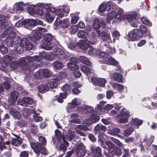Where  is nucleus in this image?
<instances>
[{
	"mask_svg": "<svg viewBox=\"0 0 157 157\" xmlns=\"http://www.w3.org/2000/svg\"><path fill=\"white\" fill-rule=\"evenodd\" d=\"M41 60V57L39 56H28L20 59L19 62L23 72L24 74L28 75L32 70L38 67L39 65V62Z\"/></svg>",
	"mask_w": 157,
	"mask_h": 157,
	"instance_id": "nucleus-1",
	"label": "nucleus"
},
{
	"mask_svg": "<svg viewBox=\"0 0 157 157\" xmlns=\"http://www.w3.org/2000/svg\"><path fill=\"white\" fill-rule=\"evenodd\" d=\"M53 38V36L51 34H45L44 36L43 43L40 45V47L46 50H51L52 48V47L50 46L51 41L52 40Z\"/></svg>",
	"mask_w": 157,
	"mask_h": 157,
	"instance_id": "nucleus-2",
	"label": "nucleus"
},
{
	"mask_svg": "<svg viewBox=\"0 0 157 157\" xmlns=\"http://www.w3.org/2000/svg\"><path fill=\"white\" fill-rule=\"evenodd\" d=\"M30 146L34 152L36 154L40 153L43 155L47 154V151L46 149L43 147L40 146L37 142L32 143L30 144Z\"/></svg>",
	"mask_w": 157,
	"mask_h": 157,
	"instance_id": "nucleus-3",
	"label": "nucleus"
},
{
	"mask_svg": "<svg viewBox=\"0 0 157 157\" xmlns=\"http://www.w3.org/2000/svg\"><path fill=\"white\" fill-rule=\"evenodd\" d=\"M75 151L78 157H83L85 155L86 150L84 144L80 143L76 145Z\"/></svg>",
	"mask_w": 157,
	"mask_h": 157,
	"instance_id": "nucleus-4",
	"label": "nucleus"
},
{
	"mask_svg": "<svg viewBox=\"0 0 157 157\" xmlns=\"http://www.w3.org/2000/svg\"><path fill=\"white\" fill-rule=\"evenodd\" d=\"M125 109L122 108L121 109V114L119 116V121L120 123H124L127 122L128 121V118L129 114L128 112H124Z\"/></svg>",
	"mask_w": 157,
	"mask_h": 157,
	"instance_id": "nucleus-5",
	"label": "nucleus"
},
{
	"mask_svg": "<svg viewBox=\"0 0 157 157\" xmlns=\"http://www.w3.org/2000/svg\"><path fill=\"white\" fill-rule=\"evenodd\" d=\"M19 43L24 47L25 46L26 50H30L33 48V44L29 42L28 40L26 38H23L21 40L20 39Z\"/></svg>",
	"mask_w": 157,
	"mask_h": 157,
	"instance_id": "nucleus-6",
	"label": "nucleus"
},
{
	"mask_svg": "<svg viewBox=\"0 0 157 157\" xmlns=\"http://www.w3.org/2000/svg\"><path fill=\"white\" fill-rule=\"evenodd\" d=\"M137 15L136 13L128 15L127 16V18L128 21L130 23L131 25L134 27H138L137 21L136 19Z\"/></svg>",
	"mask_w": 157,
	"mask_h": 157,
	"instance_id": "nucleus-7",
	"label": "nucleus"
},
{
	"mask_svg": "<svg viewBox=\"0 0 157 157\" xmlns=\"http://www.w3.org/2000/svg\"><path fill=\"white\" fill-rule=\"evenodd\" d=\"M5 81L0 86V91H4V89L7 90L10 87V79L6 77H3Z\"/></svg>",
	"mask_w": 157,
	"mask_h": 157,
	"instance_id": "nucleus-8",
	"label": "nucleus"
},
{
	"mask_svg": "<svg viewBox=\"0 0 157 157\" xmlns=\"http://www.w3.org/2000/svg\"><path fill=\"white\" fill-rule=\"evenodd\" d=\"M91 43L90 40H88V39L82 40L77 43V46L83 50H86L88 49L89 45Z\"/></svg>",
	"mask_w": 157,
	"mask_h": 157,
	"instance_id": "nucleus-9",
	"label": "nucleus"
},
{
	"mask_svg": "<svg viewBox=\"0 0 157 157\" xmlns=\"http://www.w3.org/2000/svg\"><path fill=\"white\" fill-rule=\"evenodd\" d=\"M9 18V16H7L5 17L3 15H0V29H5L9 25V22L7 21Z\"/></svg>",
	"mask_w": 157,
	"mask_h": 157,
	"instance_id": "nucleus-10",
	"label": "nucleus"
},
{
	"mask_svg": "<svg viewBox=\"0 0 157 157\" xmlns=\"http://www.w3.org/2000/svg\"><path fill=\"white\" fill-rule=\"evenodd\" d=\"M41 34L36 30H33L32 33V36L30 37V40L33 42L36 43L41 38Z\"/></svg>",
	"mask_w": 157,
	"mask_h": 157,
	"instance_id": "nucleus-11",
	"label": "nucleus"
},
{
	"mask_svg": "<svg viewBox=\"0 0 157 157\" xmlns=\"http://www.w3.org/2000/svg\"><path fill=\"white\" fill-rule=\"evenodd\" d=\"M55 59L63 60L65 58V54L63 51L61 49H56L55 54Z\"/></svg>",
	"mask_w": 157,
	"mask_h": 157,
	"instance_id": "nucleus-12",
	"label": "nucleus"
},
{
	"mask_svg": "<svg viewBox=\"0 0 157 157\" xmlns=\"http://www.w3.org/2000/svg\"><path fill=\"white\" fill-rule=\"evenodd\" d=\"M92 154L100 156L101 155V147L98 146L96 147L94 145H91L90 147Z\"/></svg>",
	"mask_w": 157,
	"mask_h": 157,
	"instance_id": "nucleus-13",
	"label": "nucleus"
},
{
	"mask_svg": "<svg viewBox=\"0 0 157 157\" xmlns=\"http://www.w3.org/2000/svg\"><path fill=\"white\" fill-rule=\"evenodd\" d=\"M12 60V58L7 55H5L3 57L2 65L4 67L9 66Z\"/></svg>",
	"mask_w": 157,
	"mask_h": 157,
	"instance_id": "nucleus-14",
	"label": "nucleus"
},
{
	"mask_svg": "<svg viewBox=\"0 0 157 157\" xmlns=\"http://www.w3.org/2000/svg\"><path fill=\"white\" fill-rule=\"evenodd\" d=\"M105 22L102 20H100L98 18L96 19L93 23V27L96 29H99L101 26L104 25Z\"/></svg>",
	"mask_w": 157,
	"mask_h": 157,
	"instance_id": "nucleus-15",
	"label": "nucleus"
},
{
	"mask_svg": "<svg viewBox=\"0 0 157 157\" xmlns=\"http://www.w3.org/2000/svg\"><path fill=\"white\" fill-rule=\"evenodd\" d=\"M137 30L138 37H141L143 36L144 34L147 32V29L146 26L144 25H140L139 29H136Z\"/></svg>",
	"mask_w": 157,
	"mask_h": 157,
	"instance_id": "nucleus-16",
	"label": "nucleus"
},
{
	"mask_svg": "<svg viewBox=\"0 0 157 157\" xmlns=\"http://www.w3.org/2000/svg\"><path fill=\"white\" fill-rule=\"evenodd\" d=\"M19 40H15L13 39L6 38L5 40V42L6 45L9 47H12L14 44H16L19 43Z\"/></svg>",
	"mask_w": 157,
	"mask_h": 157,
	"instance_id": "nucleus-17",
	"label": "nucleus"
},
{
	"mask_svg": "<svg viewBox=\"0 0 157 157\" xmlns=\"http://www.w3.org/2000/svg\"><path fill=\"white\" fill-rule=\"evenodd\" d=\"M128 37L131 40H134L138 36L137 30L136 29L131 31L128 34Z\"/></svg>",
	"mask_w": 157,
	"mask_h": 157,
	"instance_id": "nucleus-18",
	"label": "nucleus"
},
{
	"mask_svg": "<svg viewBox=\"0 0 157 157\" xmlns=\"http://www.w3.org/2000/svg\"><path fill=\"white\" fill-rule=\"evenodd\" d=\"M23 5L22 3L16 4L14 6V12L16 13H20L23 10Z\"/></svg>",
	"mask_w": 157,
	"mask_h": 157,
	"instance_id": "nucleus-19",
	"label": "nucleus"
},
{
	"mask_svg": "<svg viewBox=\"0 0 157 157\" xmlns=\"http://www.w3.org/2000/svg\"><path fill=\"white\" fill-rule=\"evenodd\" d=\"M4 138L3 136H0V150L1 151L6 148V145H9L10 143L9 141L4 142Z\"/></svg>",
	"mask_w": 157,
	"mask_h": 157,
	"instance_id": "nucleus-20",
	"label": "nucleus"
},
{
	"mask_svg": "<svg viewBox=\"0 0 157 157\" xmlns=\"http://www.w3.org/2000/svg\"><path fill=\"white\" fill-rule=\"evenodd\" d=\"M54 54L51 53H42L41 56L43 58L46 60L51 61L52 60L55 59L54 58H53Z\"/></svg>",
	"mask_w": 157,
	"mask_h": 157,
	"instance_id": "nucleus-21",
	"label": "nucleus"
},
{
	"mask_svg": "<svg viewBox=\"0 0 157 157\" xmlns=\"http://www.w3.org/2000/svg\"><path fill=\"white\" fill-rule=\"evenodd\" d=\"M7 38L14 39L15 40H20V37L18 36H16V34L15 32L13 31H10L8 33V36Z\"/></svg>",
	"mask_w": 157,
	"mask_h": 157,
	"instance_id": "nucleus-22",
	"label": "nucleus"
},
{
	"mask_svg": "<svg viewBox=\"0 0 157 157\" xmlns=\"http://www.w3.org/2000/svg\"><path fill=\"white\" fill-rule=\"evenodd\" d=\"M11 143L13 145L18 146L21 143V139L18 137L16 138H13L12 140Z\"/></svg>",
	"mask_w": 157,
	"mask_h": 157,
	"instance_id": "nucleus-23",
	"label": "nucleus"
},
{
	"mask_svg": "<svg viewBox=\"0 0 157 157\" xmlns=\"http://www.w3.org/2000/svg\"><path fill=\"white\" fill-rule=\"evenodd\" d=\"M19 94L16 91H14L10 93V96L11 97V100L12 103H13L16 101L18 97Z\"/></svg>",
	"mask_w": 157,
	"mask_h": 157,
	"instance_id": "nucleus-24",
	"label": "nucleus"
},
{
	"mask_svg": "<svg viewBox=\"0 0 157 157\" xmlns=\"http://www.w3.org/2000/svg\"><path fill=\"white\" fill-rule=\"evenodd\" d=\"M121 149L118 147H116L110 153L112 155H116L117 157H120L121 155Z\"/></svg>",
	"mask_w": 157,
	"mask_h": 157,
	"instance_id": "nucleus-25",
	"label": "nucleus"
},
{
	"mask_svg": "<svg viewBox=\"0 0 157 157\" xmlns=\"http://www.w3.org/2000/svg\"><path fill=\"white\" fill-rule=\"evenodd\" d=\"M79 60L82 63L89 66H91L92 63L88 59L84 56H81L79 57Z\"/></svg>",
	"mask_w": 157,
	"mask_h": 157,
	"instance_id": "nucleus-26",
	"label": "nucleus"
},
{
	"mask_svg": "<svg viewBox=\"0 0 157 157\" xmlns=\"http://www.w3.org/2000/svg\"><path fill=\"white\" fill-rule=\"evenodd\" d=\"M75 134V132L74 131L71 130H68L67 134L65 137L66 139V140H70L72 138H75L76 136Z\"/></svg>",
	"mask_w": 157,
	"mask_h": 157,
	"instance_id": "nucleus-27",
	"label": "nucleus"
},
{
	"mask_svg": "<svg viewBox=\"0 0 157 157\" xmlns=\"http://www.w3.org/2000/svg\"><path fill=\"white\" fill-rule=\"evenodd\" d=\"M55 135L56 137L52 139V140L53 141V144H55L56 143L55 141L56 138H57L58 142H59L62 138L61 132L59 130H56L55 131Z\"/></svg>",
	"mask_w": 157,
	"mask_h": 157,
	"instance_id": "nucleus-28",
	"label": "nucleus"
},
{
	"mask_svg": "<svg viewBox=\"0 0 157 157\" xmlns=\"http://www.w3.org/2000/svg\"><path fill=\"white\" fill-rule=\"evenodd\" d=\"M14 48L16 52L19 54L22 53L24 51V47L19 43L15 44Z\"/></svg>",
	"mask_w": 157,
	"mask_h": 157,
	"instance_id": "nucleus-29",
	"label": "nucleus"
},
{
	"mask_svg": "<svg viewBox=\"0 0 157 157\" xmlns=\"http://www.w3.org/2000/svg\"><path fill=\"white\" fill-rule=\"evenodd\" d=\"M113 80L115 81L120 82L122 81V75L119 73H115L113 75Z\"/></svg>",
	"mask_w": 157,
	"mask_h": 157,
	"instance_id": "nucleus-30",
	"label": "nucleus"
},
{
	"mask_svg": "<svg viewBox=\"0 0 157 157\" xmlns=\"http://www.w3.org/2000/svg\"><path fill=\"white\" fill-rule=\"evenodd\" d=\"M143 123L142 121L139 120L137 118H134L132 119L131 124L133 125H136L137 126V128H138Z\"/></svg>",
	"mask_w": 157,
	"mask_h": 157,
	"instance_id": "nucleus-31",
	"label": "nucleus"
},
{
	"mask_svg": "<svg viewBox=\"0 0 157 157\" xmlns=\"http://www.w3.org/2000/svg\"><path fill=\"white\" fill-rule=\"evenodd\" d=\"M105 144L108 146V149L109 153L116 147L114 144L110 141H106Z\"/></svg>",
	"mask_w": 157,
	"mask_h": 157,
	"instance_id": "nucleus-32",
	"label": "nucleus"
},
{
	"mask_svg": "<svg viewBox=\"0 0 157 157\" xmlns=\"http://www.w3.org/2000/svg\"><path fill=\"white\" fill-rule=\"evenodd\" d=\"M101 39L102 40L105 41L108 39H110V34H108L105 31H103L101 33Z\"/></svg>",
	"mask_w": 157,
	"mask_h": 157,
	"instance_id": "nucleus-33",
	"label": "nucleus"
},
{
	"mask_svg": "<svg viewBox=\"0 0 157 157\" xmlns=\"http://www.w3.org/2000/svg\"><path fill=\"white\" fill-rule=\"evenodd\" d=\"M67 67L69 69L72 71L79 69V67L76 64V63H67Z\"/></svg>",
	"mask_w": 157,
	"mask_h": 157,
	"instance_id": "nucleus-34",
	"label": "nucleus"
},
{
	"mask_svg": "<svg viewBox=\"0 0 157 157\" xmlns=\"http://www.w3.org/2000/svg\"><path fill=\"white\" fill-rule=\"evenodd\" d=\"M41 72L43 76L45 77L49 78L50 77L52 73V71L47 69H42L41 71Z\"/></svg>",
	"mask_w": 157,
	"mask_h": 157,
	"instance_id": "nucleus-35",
	"label": "nucleus"
},
{
	"mask_svg": "<svg viewBox=\"0 0 157 157\" xmlns=\"http://www.w3.org/2000/svg\"><path fill=\"white\" fill-rule=\"evenodd\" d=\"M38 90L40 93H44L49 90L47 84H44L43 85H40L38 87Z\"/></svg>",
	"mask_w": 157,
	"mask_h": 157,
	"instance_id": "nucleus-36",
	"label": "nucleus"
},
{
	"mask_svg": "<svg viewBox=\"0 0 157 157\" xmlns=\"http://www.w3.org/2000/svg\"><path fill=\"white\" fill-rule=\"evenodd\" d=\"M94 129L95 131L97 132L101 131H105L106 130V127L101 124H98L95 127Z\"/></svg>",
	"mask_w": 157,
	"mask_h": 157,
	"instance_id": "nucleus-37",
	"label": "nucleus"
},
{
	"mask_svg": "<svg viewBox=\"0 0 157 157\" xmlns=\"http://www.w3.org/2000/svg\"><path fill=\"white\" fill-rule=\"evenodd\" d=\"M45 18L46 21L49 22H51L54 19V17L48 12H46L45 13Z\"/></svg>",
	"mask_w": 157,
	"mask_h": 157,
	"instance_id": "nucleus-38",
	"label": "nucleus"
},
{
	"mask_svg": "<svg viewBox=\"0 0 157 157\" xmlns=\"http://www.w3.org/2000/svg\"><path fill=\"white\" fill-rule=\"evenodd\" d=\"M36 8H39L41 9H47L49 8L48 5L46 3H38L34 5Z\"/></svg>",
	"mask_w": 157,
	"mask_h": 157,
	"instance_id": "nucleus-39",
	"label": "nucleus"
},
{
	"mask_svg": "<svg viewBox=\"0 0 157 157\" xmlns=\"http://www.w3.org/2000/svg\"><path fill=\"white\" fill-rule=\"evenodd\" d=\"M39 142H37L40 146L43 147L46 145L47 141L45 138L42 136H40L38 137Z\"/></svg>",
	"mask_w": 157,
	"mask_h": 157,
	"instance_id": "nucleus-40",
	"label": "nucleus"
},
{
	"mask_svg": "<svg viewBox=\"0 0 157 157\" xmlns=\"http://www.w3.org/2000/svg\"><path fill=\"white\" fill-rule=\"evenodd\" d=\"M115 17H116V13L115 12L112 11L109 13L107 15V18L108 19L107 20V22L108 23H110V20H113Z\"/></svg>",
	"mask_w": 157,
	"mask_h": 157,
	"instance_id": "nucleus-41",
	"label": "nucleus"
},
{
	"mask_svg": "<svg viewBox=\"0 0 157 157\" xmlns=\"http://www.w3.org/2000/svg\"><path fill=\"white\" fill-rule=\"evenodd\" d=\"M31 113H34L33 116L35 121L37 122L40 121L42 120V118L41 117L39 116L36 113V111L35 110H31Z\"/></svg>",
	"mask_w": 157,
	"mask_h": 157,
	"instance_id": "nucleus-42",
	"label": "nucleus"
},
{
	"mask_svg": "<svg viewBox=\"0 0 157 157\" xmlns=\"http://www.w3.org/2000/svg\"><path fill=\"white\" fill-rule=\"evenodd\" d=\"M54 67L57 69H61L63 67V64L60 61H56L53 63Z\"/></svg>",
	"mask_w": 157,
	"mask_h": 157,
	"instance_id": "nucleus-43",
	"label": "nucleus"
},
{
	"mask_svg": "<svg viewBox=\"0 0 157 157\" xmlns=\"http://www.w3.org/2000/svg\"><path fill=\"white\" fill-rule=\"evenodd\" d=\"M87 34V33L84 31L79 30L77 36L78 37L82 38L84 40H86L87 39L86 37V35Z\"/></svg>",
	"mask_w": 157,
	"mask_h": 157,
	"instance_id": "nucleus-44",
	"label": "nucleus"
},
{
	"mask_svg": "<svg viewBox=\"0 0 157 157\" xmlns=\"http://www.w3.org/2000/svg\"><path fill=\"white\" fill-rule=\"evenodd\" d=\"M66 97V93L64 92V93H60L59 95L57 98V101L60 103H62L63 101V99L65 98Z\"/></svg>",
	"mask_w": 157,
	"mask_h": 157,
	"instance_id": "nucleus-45",
	"label": "nucleus"
},
{
	"mask_svg": "<svg viewBox=\"0 0 157 157\" xmlns=\"http://www.w3.org/2000/svg\"><path fill=\"white\" fill-rule=\"evenodd\" d=\"M70 25L69 19H64L62 21L60 27L62 28H67Z\"/></svg>",
	"mask_w": 157,
	"mask_h": 157,
	"instance_id": "nucleus-46",
	"label": "nucleus"
},
{
	"mask_svg": "<svg viewBox=\"0 0 157 157\" xmlns=\"http://www.w3.org/2000/svg\"><path fill=\"white\" fill-rule=\"evenodd\" d=\"M90 119L93 123H95L98 121L100 119L99 117L97 116L96 114L95 113L92 114L91 115L90 117Z\"/></svg>",
	"mask_w": 157,
	"mask_h": 157,
	"instance_id": "nucleus-47",
	"label": "nucleus"
},
{
	"mask_svg": "<svg viewBox=\"0 0 157 157\" xmlns=\"http://www.w3.org/2000/svg\"><path fill=\"white\" fill-rule=\"evenodd\" d=\"M46 84L49 90V88H56L58 86L57 82L55 81L50 82L47 83Z\"/></svg>",
	"mask_w": 157,
	"mask_h": 157,
	"instance_id": "nucleus-48",
	"label": "nucleus"
},
{
	"mask_svg": "<svg viewBox=\"0 0 157 157\" xmlns=\"http://www.w3.org/2000/svg\"><path fill=\"white\" fill-rule=\"evenodd\" d=\"M134 131V129L133 128L130 127L127 128L124 131V135L126 136H128Z\"/></svg>",
	"mask_w": 157,
	"mask_h": 157,
	"instance_id": "nucleus-49",
	"label": "nucleus"
},
{
	"mask_svg": "<svg viewBox=\"0 0 157 157\" xmlns=\"http://www.w3.org/2000/svg\"><path fill=\"white\" fill-rule=\"evenodd\" d=\"M123 11L121 9H119L116 13V17L119 20H121L123 17Z\"/></svg>",
	"mask_w": 157,
	"mask_h": 157,
	"instance_id": "nucleus-50",
	"label": "nucleus"
},
{
	"mask_svg": "<svg viewBox=\"0 0 157 157\" xmlns=\"http://www.w3.org/2000/svg\"><path fill=\"white\" fill-rule=\"evenodd\" d=\"M106 63L107 64L112 65L117 64V62L111 58H110L108 59H106Z\"/></svg>",
	"mask_w": 157,
	"mask_h": 157,
	"instance_id": "nucleus-51",
	"label": "nucleus"
},
{
	"mask_svg": "<svg viewBox=\"0 0 157 157\" xmlns=\"http://www.w3.org/2000/svg\"><path fill=\"white\" fill-rule=\"evenodd\" d=\"M80 69L83 72L87 74H90L91 73L90 69L85 66H81L80 67Z\"/></svg>",
	"mask_w": 157,
	"mask_h": 157,
	"instance_id": "nucleus-52",
	"label": "nucleus"
},
{
	"mask_svg": "<svg viewBox=\"0 0 157 157\" xmlns=\"http://www.w3.org/2000/svg\"><path fill=\"white\" fill-rule=\"evenodd\" d=\"M34 7H36L34 5L33 6L30 5L28 7V12L30 15H33L36 13V11L34 9Z\"/></svg>",
	"mask_w": 157,
	"mask_h": 157,
	"instance_id": "nucleus-53",
	"label": "nucleus"
},
{
	"mask_svg": "<svg viewBox=\"0 0 157 157\" xmlns=\"http://www.w3.org/2000/svg\"><path fill=\"white\" fill-rule=\"evenodd\" d=\"M112 87L115 89L118 90H122L124 88V86L120 84L114 83L112 85Z\"/></svg>",
	"mask_w": 157,
	"mask_h": 157,
	"instance_id": "nucleus-54",
	"label": "nucleus"
},
{
	"mask_svg": "<svg viewBox=\"0 0 157 157\" xmlns=\"http://www.w3.org/2000/svg\"><path fill=\"white\" fill-rule=\"evenodd\" d=\"M78 30V26L77 25H73L70 27V32L71 34H75Z\"/></svg>",
	"mask_w": 157,
	"mask_h": 157,
	"instance_id": "nucleus-55",
	"label": "nucleus"
},
{
	"mask_svg": "<svg viewBox=\"0 0 157 157\" xmlns=\"http://www.w3.org/2000/svg\"><path fill=\"white\" fill-rule=\"evenodd\" d=\"M23 102L25 104L32 105L33 103V100L30 98H24Z\"/></svg>",
	"mask_w": 157,
	"mask_h": 157,
	"instance_id": "nucleus-56",
	"label": "nucleus"
},
{
	"mask_svg": "<svg viewBox=\"0 0 157 157\" xmlns=\"http://www.w3.org/2000/svg\"><path fill=\"white\" fill-rule=\"evenodd\" d=\"M111 140L116 144L117 146L119 147H122L123 146V144L121 143L118 140L115 139V138L112 137L111 138Z\"/></svg>",
	"mask_w": 157,
	"mask_h": 157,
	"instance_id": "nucleus-57",
	"label": "nucleus"
},
{
	"mask_svg": "<svg viewBox=\"0 0 157 157\" xmlns=\"http://www.w3.org/2000/svg\"><path fill=\"white\" fill-rule=\"evenodd\" d=\"M30 110L28 109H24L22 111V113L25 117H28L30 116V115L31 113Z\"/></svg>",
	"mask_w": 157,
	"mask_h": 157,
	"instance_id": "nucleus-58",
	"label": "nucleus"
},
{
	"mask_svg": "<svg viewBox=\"0 0 157 157\" xmlns=\"http://www.w3.org/2000/svg\"><path fill=\"white\" fill-rule=\"evenodd\" d=\"M0 51L2 54H4L8 52V49L6 46L2 45L0 46Z\"/></svg>",
	"mask_w": 157,
	"mask_h": 157,
	"instance_id": "nucleus-59",
	"label": "nucleus"
},
{
	"mask_svg": "<svg viewBox=\"0 0 157 157\" xmlns=\"http://www.w3.org/2000/svg\"><path fill=\"white\" fill-rule=\"evenodd\" d=\"M17 124L20 127H22L26 126L27 125V123L25 121L21 120L17 122Z\"/></svg>",
	"mask_w": 157,
	"mask_h": 157,
	"instance_id": "nucleus-60",
	"label": "nucleus"
},
{
	"mask_svg": "<svg viewBox=\"0 0 157 157\" xmlns=\"http://www.w3.org/2000/svg\"><path fill=\"white\" fill-rule=\"evenodd\" d=\"M120 130L117 128H114L110 130V133L112 135H117V134L120 132Z\"/></svg>",
	"mask_w": 157,
	"mask_h": 157,
	"instance_id": "nucleus-61",
	"label": "nucleus"
},
{
	"mask_svg": "<svg viewBox=\"0 0 157 157\" xmlns=\"http://www.w3.org/2000/svg\"><path fill=\"white\" fill-rule=\"evenodd\" d=\"M65 13L62 9H57L56 10V14L59 17H63Z\"/></svg>",
	"mask_w": 157,
	"mask_h": 157,
	"instance_id": "nucleus-62",
	"label": "nucleus"
},
{
	"mask_svg": "<svg viewBox=\"0 0 157 157\" xmlns=\"http://www.w3.org/2000/svg\"><path fill=\"white\" fill-rule=\"evenodd\" d=\"M85 111L88 113H91L94 111L93 108L90 106L85 105Z\"/></svg>",
	"mask_w": 157,
	"mask_h": 157,
	"instance_id": "nucleus-63",
	"label": "nucleus"
},
{
	"mask_svg": "<svg viewBox=\"0 0 157 157\" xmlns=\"http://www.w3.org/2000/svg\"><path fill=\"white\" fill-rule=\"evenodd\" d=\"M141 20L144 24L150 26L151 25V23H150L149 20L146 17H143L141 18Z\"/></svg>",
	"mask_w": 157,
	"mask_h": 157,
	"instance_id": "nucleus-64",
	"label": "nucleus"
}]
</instances>
